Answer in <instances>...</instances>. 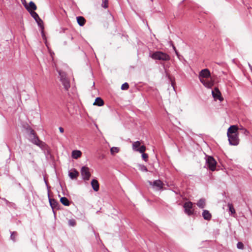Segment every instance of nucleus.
<instances>
[{
    "label": "nucleus",
    "mask_w": 252,
    "mask_h": 252,
    "mask_svg": "<svg viewBox=\"0 0 252 252\" xmlns=\"http://www.w3.org/2000/svg\"><path fill=\"white\" fill-rule=\"evenodd\" d=\"M239 128L236 125L231 126L227 129V135L229 144L231 145H237L239 142L238 130Z\"/></svg>",
    "instance_id": "1"
},
{
    "label": "nucleus",
    "mask_w": 252,
    "mask_h": 252,
    "mask_svg": "<svg viewBox=\"0 0 252 252\" xmlns=\"http://www.w3.org/2000/svg\"><path fill=\"white\" fill-rule=\"evenodd\" d=\"M149 56L153 60L162 61H169L170 59V56L168 54L161 51L150 53Z\"/></svg>",
    "instance_id": "2"
},
{
    "label": "nucleus",
    "mask_w": 252,
    "mask_h": 252,
    "mask_svg": "<svg viewBox=\"0 0 252 252\" xmlns=\"http://www.w3.org/2000/svg\"><path fill=\"white\" fill-rule=\"evenodd\" d=\"M58 71L59 75L60 80L64 88L66 90H68L70 86L69 81L66 76V73L61 70H58Z\"/></svg>",
    "instance_id": "3"
},
{
    "label": "nucleus",
    "mask_w": 252,
    "mask_h": 252,
    "mask_svg": "<svg viewBox=\"0 0 252 252\" xmlns=\"http://www.w3.org/2000/svg\"><path fill=\"white\" fill-rule=\"evenodd\" d=\"M217 162L215 159L211 156L207 157L206 160V165L207 167L212 171L216 170Z\"/></svg>",
    "instance_id": "4"
},
{
    "label": "nucleus",
    "mask_w": 252,
    "mask_h": 252,
    "mask_svg": "<svg viewBox=\"0 0 252 252\" xmlns=\"http://www.w3.org/2000/svg\"><path fill=\"white\" fill-rule=\"evenodd\" d=\"M132 147L133 151L140 153H144L146 149V147L144 145H141V142L139 141L133 142Z\"/></svg>",
    "instance_id": "5"
},
{
    "label": "nucleus",
    "mask_w": 252,
    "mask_h": 252,
    "mask_svg": "<svg viewBox=\"0 0 252 252\" xmlns=\"http://www.w3.org/2000/svg\"><path fill=\"white\" fill-rule=\"evenodd\" d=\"M193 203L190 201L186 202L184 205L185 213L189 216L194 214V209L192 208Z\"/></svg>",
    "instance_id": "6"
},
{
    "label": "nucleus",
    "mask_w": 252,
    "mask_h": 252,
    "mask_svg": "<svg viewBox=\"0 0 252 252\" xmlns=\"http://www.w3.org/2000/svg\"><path fill=\"white\" fill-rule=\"evenodd\" d=\"M30 137L31 138L32 142L33 144L39 147H41L44 144V143L40 141L38 139V138L35 136V132L34 130L32 129L30 132Z\"/></svg>",
    "instance_id": "7"
},
{
    "label": "nucleus",
    "mask_w": 252,
    "mask_h": 252,
    "mask_svg": "<svg viewBox=\"0 0 252 252\" xmlns=\"http://www.w3.org/2000/svg\"><path fill=\"white\" fill-rule=\"evenodd\" d=\"M210 72L208 69H202L199 74V79L200 81L205 79V78H209L210 77Z\"/></svg>",
    "instance_id": "8"
},
{
    "label": "nucleus",
    "mask_w": 252,
    "mask_h": 252,
    "mask_svg": "<svg viewBox=\"0 0 252 252\" xmlns=\"http://www.w3.org/2000/svg\"><path fill=\"white\" fill-rule=\"evenodd\" d=\"M149 183L156 190H159L163 188V184L159 180H157L154 182L149 181Z\"/></svg>",
    "instance_id": "9"
},
{
    "label": "nucleus",
    "mask_w": 252,
    "mask_h": 252,
    "mask_svg": "<svg viewBox=\"0 0 252 252\" xmlns=\"http://www.w3.org/2000/svg\"><path fill=\"white\" fill-rule=\"evenodd\" d=\"M212 94L215 99H219L221 101L223 99L221 95V93L218 88H215L214 90L212 91Z\"/></svg>",
    "instance_id": "10"
},
{
    "label": "nucleus",
    "mask_w": 252,
    "mask_h": 252,
    "mask_svg": "<svg viewBox=\"0 0 252 252\" xmlns=\"http://www.w3.org/2000/svg\"><path fill=\"white\" fill-rule=\"evenodd\" d=\"M203 85L207 88H211L214 85V81L212 79L205 78L200 81Z\"/></svg>",
    "instance_id": "11"
},
{
    "label": "nucleus",
    "mask_w": 252,
    "mask_h": 252,
    "mask_svg": "<svg viewBox=\"0 0 252 252\" xmlns=\"http://www.w3.org/2000/svg\"><path fill=\"white\" fill-rule=\"evenodd\" d=\"M48 196L50 205L52 209L54 210V209L58 208L59 202L55 199L51 198L49 193H48Z\"/></svg>",
    "instance_id": "12"
},
{
    "label": "nucleus",
    "mask_w": 252,
    "mask_h": 252,
    "mask_svg": "<svg viewBox=\"0 0 252 252\" xmlns=\"http://www.w3.org/2000/svg\"><path fill=\"white\" fill-rule=\"evenodd\" d=\"M91 186L95 191H97L99 189V185L97 180L94 179L91 183Z\"/></svg>",
    "instance_id": "13"
},
{
    "label": "nucleus",
    "mask_w": 252,
    "mask_h": 252,
    "mask_svg": "<svg viewBox=\"0 0 252 252\" xmlns=\"http://www.w3.org/2000/svg\"><path fill=\"white\" fill-rule=\"evenodd\" d=\"M26 9L30 13L31 15L35 20V21H37V20H38L40 19V17H39L38 14L36 12L31 10V9H29V7H27V6Z\"/></svg>",
    "instance_id": "14"
},
{
    "label": "nucleus",
    "mask_w": 252,
    "mask_h": 252,
    "mask_svg": "<svg viewBox=\"0 0 252 252\" xmlns=\"http://www.w3.org/2000/svg\"><path fill=\"white\" fill-rule=\"evenodd\" d=\"M202 216L204 220H210L212 217L211 214L208 210H203L202 213Z\"/></svg>",
    "instance_id": "15"
},
{
    "label": "nucleus",
    "mask_w": 252,
    "mask_h": 252,
    "mask_svg": "<svg viewBox=\"0 0 252 252\" xmlns=\"http://www.w3.org/2000/svg\"><path fill=\"white\" fill-rule=\"evenodd\" d=\"M82 155V152L79 150H73L72 152V157L73 158L77 159Z\"/></svg>",
    "instance_id": "16"
},
{
    "label": "nucleus",
    "mask_w": 252,
    "mask_h": 252,
    "mask_svg": "<svg viewBox=\"0 0 252 252\" xmlns=\"http://www.w3.org/2000/svg\"><path fill=\"white\" fill-rule=\"evenodd\" d=\"M197 206L200 208H204L205 206V200L204 198H201L200 199L197 203Z\"/></svg>",
    "instance_id": "17"
},
{
    "label": "nucleus",
    "mask_w": 252,
    "mask_h": 252,
    "mask_svg": "<svg viewBox=\"0 0 252 252\" xmlns=\"http://www.w3.org/2000/svg\"><path fill=\"white\" fill-rule=\"evenodd\" d=\"M26 6L27 7H29L30 9L33 11L37 9V6L33 1H30L29 4V5H25V7L26 8Z\"/></svg>",
    "instance_id": "18"
},
{
    "label": "nucleus",
    "mask_w": 252,
    "mask_h": 252,
    "mask_svg": "<svg viewBox=\"0 0 252 252\" xmlns=\"http://www.w3.org/2000/svg\"><path fill=\"white\" fill-rule=\"evenodd\" d=\"M60 202L65 206H68L70 205L69 201L65 197H61L60 199Z\"/></svg>",
    "instance_id": "19"
},
{
    "label": "nucleus",
    "mask_w": 252,
    "mask_h": 252,
    "mask_svg": "<svg viewBox=\"0 0 252 252\" xmlns=\"http://www.w3.org/2000/svg\"><path fill=\"white\" fill-rule=\"evenodd\" d=\"M104 104V101L100 97H97L95 99V102L94 103V105H97L98 106H101Z\"/></svg>",
    "instance_id": "20"
},
{
    "label": "nucleus",
    "mask_w": 252,
    "mask_h": 252,
    "mask_svg": "<svg viewBox=\"0 0 252 252\" xmlns=\"http://www.w3.org/2000/svg\"><path fill=\"white\" fill-rule=\"evenodd\" d=\"M77 21L78 24L81 26H82L85 24V19L82 16L77 17Z\"/></svg>",
    "instance_id": "21"
},
{
    "label": "nucleus",
    "mask_w": 252,
    "mask_h": 252,
    "mask_svg": "<svg viewBox=\"0 0 252 252\" xmlns=\"http://www.w3.org/2000/svg\"><path fill=\"white\" fill-rule=\"evenodd\" d=\"M90 169L87 166H83L81 169V173H90Z\"/></svg>",
    "instance_id": "22"
},
{
    "label": "nucleus",
    "mask_w": 252,
    "mask_h": 252,
    "mask_svg": "<svg viewBox=\"0 0 252 252\" xmlns=\"http://www.w3.org/2000/svg\"><path fill=\"white\" fill-rule=\"evenodd\" d=\"M227 206L229 208V211L231 212L232 214H234L236 213L235 210L231 203H228L227 204Z\"/></svg>",
    "instance_id": "23"
},
{
    "label": "nucleus",
    "mask_w": 252,
    "mask_h": 252,
    "mask_svg": "<svg viewBox=\"0 0 252 252\" xmlns=\"http://www.w3.org/2000/svg\"><path fill=\"white\" fill-rule=\"evenodd\" d=\"M68 224L70 226H75L76 224V222L74 219H70L68 221Z\"/></svg>",
    "instance_id": "24"
},
{
    "label": "nucleus",
    "mask_w": 252,
    "mask_h": 252,
    "mask_svg": "<svg viewBox=\"0 0 252 252\" xmlns=\"http://www.w3.org/2000/svg\"><path fill=\"white\" fill-rule=\"evenodd\" d=\"M17 235V233L15 231L11 232V235H10V239L13 241L15 242L16 239L15 238Z\"/></svg>",
    "instance_id": "25"
},
{
    "label": "nucleus",
    "mask_w": 252,
    "mask_h": 252,
    "mask_svg": "<svg viewBox=\"0 0 252 252\" xmlns=\"http://www.w3.org/2000/svg\"><path fill=\"white\" fill-rule=\"evenodd\" d=\"M119 151V148L117 147H115L111 148V150H110L111 153L112 155L114 154L115 153H118Z\"/></svg>",
    "instance_id": "26"
},
{
    "label": "nucleus",
    "mask_w": 252,
    "mask_h": 252,
    "mask_svg": "<svg viewBox=\"0 0 252 252\" xmlns=\"http://www.w3.org/2000/svg\"><path fill=\"white\" fill-rule=\"evenodd\" d=\"M101 6L104 8H107L108 7V0H103L101 4Z\"/></svg>",
    "instance_id": "27"
},
{
    "label": "nucleus",
    "mask_w": 252,
    "mask_h": 252,
    "mask_svg": "<svg viewBox=\"0 0 252 252\" xmlns=\"http://www.w3.org/2000/svg\"><path fill=\"white\" fill-rule=\"evenodd\" d=\"M129 88V85L127 83H125L121 86V89L123 90H126Z\"/></svg>",
    "instance_id": "28"
},
{
    "label": "nucleus",
    "mask_w": 252,
    "mask_h": 252,
    "mask_svg": "<svg viewBox=\"0 0 252 252\" xmlns=\"http://www.w3.org/2000/svg\"><path fill=\"white\" fill-rule=\"evenodd\" d=\"M39 27H40L42 29H43V21L40 18L37 21H36Z\"/></svg>",
    "instance_id": "29"
},
{
    "label": "nucleus",
    "mask_w": 252,
    "mask_h": 252,
    "mask_svg": "<svg viewBox=\"0 0 252 252\" xmlns=\"http://www.w3.org/2000/svg\"><path fill=\"white\" fill-rule=\"evenodd\" d=\"M240 129L242 130L243 131V133L245 135H249V134H250V132L249 131L246 129V128H245L244 127H243V126H242Z\"/></svg>",
    "instance_id": "30"
},
{
    "label": "nucleus",
    "mask_w": 252,
    "mask_h": 252,
    "mask_svg": "<svg viewBox=\"0 0 252 252\" xmlns=\"http://www.w3.org/2000/svg\"><path fill=\"white\" fill-rule=\"evenodd\" d=\"M237 248L238 249L243 250L244 248V244H243V243H242L241 242H239L237 244Z\"/></svg>",
    "instance_id": "31"
},
{
    "label": "nucleus",
    "mask_w": 252,
    "mask_h": 252,
    "mask_svg": "<svg viewBox=\"0 0 252 252\" xmlns=\"http://www.w3.org/2000/svg\"><path fill=\"white\" fill-rule=\"evenodd\" d=\"M79 174H68L70 178L72 180H76L77 179Z\"/></svg>",
    "instance_id": "32"
},
{
    "label": "nucleus",
    "mask_w": 252,
    "mask_h": 252,
    "mask_svg": "<svg viewBox=\"0 0 252 252\" xmlns=\"http://www.w3.org/2000/svg\"><path fill=\"white\" fill-rule=\"evenodd\" d=\"M139 167L140 171L142 172H147L148 171L147 168L144 165H140Z\"/></svg>",
    "instance_id": "33"
},
{
    "label": "nucleus",
    "mask_w": 252,
    "mask_h": 252,
    "mask_svg": "<svg viewBox=\"0 0 252 252\" xmlns=\"http://www.w3.org/2000/svg\"><path fill=\"white\" fill-rule=\"evenodd\" d=\"M91 174H82V178L85 180H88L89 179Z\"/></svg>",
    "instance_id": "34"
},
{
    "label": "nucleus",
    "mask_w": 252,
    "mask_h": 252,
    "mask_svg": "<svg viewBox=\"0 0 252 252\" xmlns=\"http://www.w3.org/2000/svg\"><path fill=\"white\" fill-rule=\"evenodd\" d=\"M142 158L145 160V161H147L148 158V154H146V153H142Z\"/></svg>",
    "instance_id": "35"
},
{
    "label": "nucleus",
    "mask_w": 252,
    "mask_h": 252,
    "mask_svg": "<svg viewBox=\"0 0 252 252\" xmlns=\"http://www.w3.org/2000/svg\"><path fill=\"white\" fill-rule=\"evenodd\" d=\"M44 181L48 189V194L49 193V190L50 187L48 185L47 181H46V177L44 176Z\"/></svg>",
    "instance_id": "36"
},
{
    "label": "nucleus",
    "mask_w": 252,
    "mask_h": 252,
    "mask_svg": "<svg viewBox=\"0 0 252 252\" xmlns=\"http://www.w3.org/2000/svg\"><path fill=\"white\" fill-rule=\"evenodd\" d=\"M59 129L61 133H63L64 132V129L62 127H60Z\"/></svg>",
    "instance_id": "37"
},
{
    "label": "nucleus",
    "mask_w": 252,
    "mask_h": 252,
    "mask_svg": "<svg viewBox=\"0 0 252 252\" xmlns=\"http://www.w3.org/2000/svg\"><path fill=\"white\" fill-rule=\"evenodd\" d=\"M249 67H250V68L251 69V71L252 72V65L251 64H249Z\"/></svg>",
    "instance_id": "38"
},
{
    "label": "nucleus",
    "mask_w": 252,
    "mask_h": 252,
    "mask_svg": "<svg viewBox=\"0 0 252 252\" xmlns=\"http://www.w3.org/2000/svg\"><path fill=\"white\" fill-rule=\"evenodd\" d=\"M74 172H75V173H76V174L78 173V172L77 171H75V170L74 171Z\"/></svg>",
    "instance_id": "39"
},
{
    "label": "nucleus",
    "mask_w": 252,
    "mask_h": 252,
    "mask_svg": "<svg viewBox=\"0 0 252 252\" xmlns=\"http://www.w3.org/2000/svg\"><path fill=\"white\" fill-rule=\"evenodd\" d=\"M175 52H176V55H178V52L176 51H175Z\"/></svg>",
    "instance_id": "40"
},
{
    "label": "nucleus",
    "mask_w": 252,
    "mask_h": 252,
    "mask_svg": "<svg viewBox=\"0 0 252 252\" xmlns=\"http://www.w3.org/2000/svg\"><path fill=\"white\" fill-rule=\"evenodd\" d=\"M69 173L72 174V173H74L73 172H70Z\"/></svg>",
    "instance_id": "41"
}]
</instances>
